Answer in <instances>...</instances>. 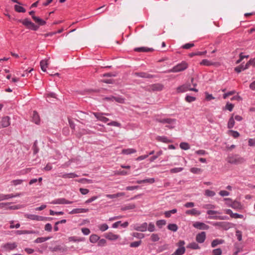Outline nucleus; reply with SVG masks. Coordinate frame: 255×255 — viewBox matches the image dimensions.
<instances>
[{
    "label": "nucleus",
    "instance_id": "nucleus-1",
    "mask_svg": "<svg viewBox=\"0 0 255 255\" xmlns=\"http://www.w3.org/2000/svg\"><path fill=\"white\" fill-rule=\"evenodd\" d=\"M187 68L188 64L185 61H182L181 63H179L176 65V66H174L172 69L168 70V72H179L185 70Z\"/></svg>",
    "mask_w": 255,
    "mask_h": 255
},
{
    "label": "nucleus",
    "instance_id": "nucleus-2",
    "mask_svg": "<svg viewBox=\"0 0 255 255\" xmlns=\"http://www.w3.org/2000/svg\"><path fill=\"white\" fill-rule=\"evenodd\" d=\"M19 21L21 22L26 27L31 30H37L39 28L38 26H37L35 24H34L33 22H32L27 18H25L23 20H20Z\"/></svg>",
    "mask_w": 255,
    "mask_h": 255
},
{
    "label": "nucleus",
    "instance_id": "nucleus-3",
    "mask_svg": "<svg viewBox=\"0 0 255 255\" xmlns=\"http://www.w3.org/2000/svg\"><path fill=\"white\" fill-rule=\"evenodd\" d=\"M133 228L134 230L139 232H145L147 229V223H143L141 224H135L133 225Z\"/></svg>",
    "mask_w": 255,
    "mask_h": 255
},
{
    "label": "nucleus",
    "instance_id": "nucleus-4",
    "mask_svg": "<svg viewBox=\"0 0 255 255\" xmlns=\"http://www.w3.org/2000/svg\"><path fill=\"white\" fill-rule=\"evenodd\" d=\"M22 195L21 193H17L15 194H0V201L8 200L10 198L19 197Z\"/></svg>",
    "mask_w": 255,
    "mask_h": 255
},
{
    "label": "nucleus",
    "instance_id": "nucleus-5",
    "mask_svg": "<svg viewBox=\"0 0 255 255\" xmlns=\"http://www.w3.org/2000/svg\"><path fill=\"white\" fill-rule=\"evenodd\" d=\"M188 90L198 92V90L194 88H189L188 85H183L181 86L178 87L177 88V92L178 93H183L186 92Z\"/></svg>",
    "mask_w": 255,
    "mask_h": 255
},
{
    "label": "nucleus",
    "instance_id": "nucleus-6",
    "mask_svg": "<svg viewBox=\"0 0 255 255\" xmlns=\"http://www.w3.org/2000/svg\"><path fill=\"white\" fill-rule=\"evenodd\" d=\"M17 247L15 243H7L1 246V248L5 251H9L14 250Z\"/></svg>",
    "mask_w": 255,
    "mask_h": 255
},
{
    "label": "nucleus",
    "instance_id": "nucleus-7",
    "mask_svg": "<svg viewBox=\"0 0 255 255\" xmlns=\"http://www.w3.org/2000/svg\"><path fill=\"white\" fill-rule=\"evenodd\" d=\"M73 201L66 200L65 198H58L52 201L50 203L52 204H69L73 203Z\"/></svg>",
    "mask_w": 255,
    "mask_h": 255
},
{
    "label": "nucleus",
    "instance_id": "nucleus-8",
    "mask_svg": "<svg viewBox=\"0 0 255 255\" xmlns=\"http://www.w3.org/2000/svg\"><path fill=\"white\" fill-rule=\"evenodd\" d=\"M26 218L35 221H44L46 219V218L43 216H38L33 214H26L24 215Z\"/></svg>",
    "mask_w": 255,
    "mask_h": 255
},
{
    "label": "nucleus",
    "instance_id": "nucleus-9",
    "mask_svg": "<svg viewBox=\"0 0 255 255\" xmlns=\"http://www.w3.org/2000/svg\"><path fill=\"white\" fill-rule=\"evenodd\" d=\"M193 226L194 228L200 230H208L209 229V226L208 225L200 222H195Z\"/></svg>",
    "mask_w": 255,
    "mask_h": 255
},
{
    "label": "nucleus",
    "instance_id": "nucleus-10",
    "mask_svg": "<svg viewBox=\"0 0 255 255\" xmlns=\"http://www.w3.org/2000/svg\"><path fill=\"white\" fill-rule=\"evenodd\" d=\"M10 118L8 116L2 118L0 122V128H6L10 125Z\"/></svg>",
    "mask_w": 255,
    "mask_h": 255
},
{
    "label": "nucleus",
    "instance_id": "nucleus-11",
    "mask_svg": "<svg viewBox=\"0 0 255 255\" xmlns=\"http://www.w3.org/2000/svg\"><path fill=\"white\" fill-rule=\"evenodd\" d=\"M93 115L98 120L104 123H106L109 121V119L108 118L104 116L103 113H93Z\"/></svg>",
    "mask_w": 255,
    "mask_h": 255
},
{
    "label": "nucleus",
    "instance_id": "nucleus-12",
    "mask_svg": "<svg viewBox=\"0 0 255 255\" xmlns=\"http://www.w3.org/2000/svg\"><path fill=\"white\" fill-rule=\"evenodd\" d=\"M105 237L110 241H116L120 238L118 235L114 234L112 232H109L105 235Z\"/></svg>",
    "mask_w": 255,
    "mask_h": 255
},
{
    "label": "nucleus",
    "instance_id": "nucleus-13",
    "mask_svg": "<svg viewBox=\"0 0 255 255\" xmlns=\"http://www.w3.org/2000/svg\"><path fill=\"white\" fill-rule=\"evenodd\" d=\"M206 233L205 232H202L198 234L196 237V240L199 243H203L206 239Z\"/></svg>",
    "mask_w": 255,
    "mask_h": 255
},
{
    "label": "nucleus",
    "instance_id": "nucleus-14",
    "mask_svg": "<svg viewBox=\"0 0 255 255\" xmlns=\"http://www.w3.org/2000/svg\"><path fill=\"white\" fill-rule=\"evenodd\" d=\"M134 74L137 77L148 79L152 78L154 77L153 75L146 72H136Z\"/></svg>",
    "mask_w": 255,
    "mask_h": 255
},
{
    "label": "nucleus",
    "instance_id": "nucleus-15",
    "mask_svg": "<svg viewBox=\"0 0 255 255\" xmlns=\"http://www.w3.org/2000/svg\"><path fill=\"white\" fill-rule=\"evenodd\" d=\"M163 89V86L159 83L152 84L150 86V90L152 91H160Z\"/></svg>",
    "mask_w": 255,
    "mask_h": 255
},
{
    "label": "nucleus",
    "instance_id": "nucleus-16",
    "mask_svg": "<svg viewBox=\"0 0 255 255\" xmlns=\"http://www.w3.org/2000/svg\"><path fill=\"white\" fill-rule=\"evenodd\" d=\"M89 211L88 209L85 208H75L69 212L70 214H75L80 213H85Z\"/></svg>",
    "mask_w": 255,
    "mask_h": 255
},
{
    "label": "nucleus",
    "instance_id": "nucleus-17",
    "mask_svg": "<svg viewBox=\"0 0 255 255\" xmlns=\"http://www.w3.org/2000/svg\"><path fill=\"white\" fill-rule=\"evenodd\" d=\"M37 232L34 230H17L14 232V234L18 235L22 234H34Z\"/></svg>",
    "mask_w": 255,
    "mask_h": 255
},
{
    "label": "nucleus",
    "instance_id": "nucleus-18",
    "mask_svg": "<svg viewBox=\"0 0 255 255\" xmlns=\"http://www.w3.org/2000/svg\"><path fill=\"white\" fill-rule=\"evenodd\" d=\"M156 139L158 141L166 143L172 142L171 140L165 136H157L156 137Z\"/></svg>",
    "mask_w": 255,
    "mask_h": 255
},
{
    "label": "nucleus",
    "instance_id": "nucleus-19",
    "mask_svg": "<svg viewBox=\"0 0 255 255\" xmlns=\"http://www.w3.org/2000/svg\"><path fill=\"white\" fill-rule=\"evenodd\" d=\"M185 214L186 215H191L192 216H198L201 214V212L197 210L196 209H192L191 210H188L186 211Z\"/></svg>",
    "mask_w": 255,
    "mask_h": 255
},
{
    "label": "nucleus",
    "instance_id": "nucleus-20",
    "mask_svg": "<svg viewBox=\"0 0 255 255\" xmlns=\"http://www.w3.org/2000/svg\"><path fill=\"white\" fill-rule=\"evenodd\" d=\"M176 124V120L175 119L169 118L166 124V127L169 128H173L175 127Z\"/></svg>",
    "mask_w": 255,
    "mask_h": 255
},
{
    "label": "nucleus",
    "instance_id": "nucleus-21",
    "mask_svg": "<svg viewBox=\"0 0 255 255\" xmlns=\"http://www.w3.org/2000/svg\"><path fill=\"white\" fill-rule=\"evenodd\" d=\"M230 207L235 210H240L242 209V205L240 202L234 201Z\"/></svg>",
    "mask_w": 255,
    "mask_h": 255
},
{
    "label": "nucleus",
    "instance_id": "nucleus-22",
    "mask_svg": "<svg viewBox=\"0 0 255 255\" xmlns=\"http://www.w3.org/2000/svg\"><path fill=\"white\" fill-rule=\"evenodd\" d=\"M32 121L35 123L37 125L39 124L40 123V118L39 116L38 115V113L35 112L33 111L32 114Z\"/></svg>",
    "mask_w": 255,
    "mask_h": 255
},
{
    "label": "nucleus",
    "instance_id": "nucleus-23",
    "mask_svg": "<svg viewBox=\"0 0 255 255\" xmlns=\"http://www.w3.org/2000/svg\"><path fill=\"white\" fill-rule=\"evenodd\" d=\"M59 177H61L63 178H73L77 177H78L79 175L75 174V173H65L61 175H59Z\"/></svg>",
    "mask_w": 255,
    "mask_h": 255
},
{
    "label": "nucleus",
    "instance_id": "nucleus-24",
    "mask_svg": "<svg viewBox=\"0 0 255 255\" xmlns=\"http://www.w3.org/2000/svg\"><path fill=\"white\" fill-rule=\"evenodd\" d=\"M136 152V149L134 148H127L123 149L122 151V153L126 155H129L134 153Z\"/></svg>",
    "mask_w": 255,
    "mask_h": 255
},
{
    "label": "nucleus",
    "instance_id": "nucleus-25",
    "mask_svg": "<svg viewBox=\"0 0 255 255\" xmlns=\"http://www.w3.org/2000/svg\"><path fill=\"white\" fill-rule=\"evenodd\" d=\"M32 19L34 20L36 23H37L40 25H44L45 24L46 22L44 20L41 19L38 16L32 15Z\"/></svg>",
    "mask_w": 255,
    "mask_h": 255
},
{
    "label": "nucleus",
    "instance_id": "nucleus-26",
    "mask_svg": "<svg viewBox=\"0 0 255 255\" xmlns=\"http://www.w3.org/2000/svg\"><path fill=\"white\" fill-rule=\"evenodd\" d=\"M185 252V248H178V249L171 255H183Z\"/></svg>",
    "mask_w": 255,
    "mask_h": 255
},
{
    "label": "nucleus",
    "instance_id": "nucleus-27",
    "mask_svg": "<svg viewBox=\"0 0 255 255\" xmlns=\"http://www.w3.org/2000/svg\"><path fill=\"white\" fill-rule=\"evenodd\" d=\"M210 219L225 220H228L229 217L227 216H211L209 217Z\"/></svg>",
    "mask_w": 255,
    "mask_h": 255
},
{
    "label": "nucleus",
    "instance_id": "nucleus-28",
    "mask_svg": "<svg viewBox=\"0 0 255 255\" xmlns=\"http://www.w3.org/2000/svg\"><path fill=\"white\" fill-rule=\"evenodd\" d=\"M224 243V240L222 239H215L211 243V247L215 248L219 245L222 244Z\"/></svg>",
    "mask_w": 255,
    "mask_h": 255
},
{
    "label": "nucleus",
    "instance_id": "nucleus-29",
    "mask_svg": "<svg viewBox=\"0 0 255 255\" xmlns=\"http://www.w3.org/2000/svg\"><path fill=\"white\" fill-rule=\"evenodd\" d=\"M40 67H41V70L43 72H46V68H47V65H48L47 60H41L40 62Z\"/></svg>",
    "mask_w": 255,
    "mask_h": 255
},
{
    "label": "nucleus",
    "instance_id": "nucleus-30",
    "mask_svg": "<svg viewBox=\"0 0 255 255\" xmlns=\"http://www.w3.org/2000/svg\"><path fill=\"white\" fill-rule=\"evenodd\" d=\"M100 239V237L96 234H93L90 236L89 240L92 243H95Z\"/></svg>",
    "mask_w": 255,
    "mask_h": 255
},
{
    "label": "nucleus",
    "instance_id": "nucleus-31",
    "mask_svg": "<svg viewBox=\"0 0 255 255\" xmlns=\"http://www.w3.org/2000/svg\"><path fill=\"white\" fill-rule=\"evenodd\" d=\"M235 119L234 118V115L229 119L228 123V128H232L235 126Z\"/></svg>",
    "mask_w": 255,
    "mask_h": 255
},
{
    "label": "nucleus",
    "instance_id": "nucleus-32",
    "mask_svg": "<svg viewBox=\"0 0 255 255\" xmlns=\"http://www.w3.org/2000/svg\"><path fill=\"white\" fill-rule=\"evenodd\" d=\"M134 50H135V51H137V52H149V51L153 50V49L152 48H147V47H141L136 48H135Z\"/></svg>",
    "mask_w": 255,
    "mask_h": 255
},
{
    "label": "nucleus",
    "instance_id": "nucleus-33",
    "mask_svg": "<svg viewBox=\"0 0 255 255\" xmlns=\"http://www.w3.org/2000/svg\"><path fill=\"white\" fill-rule=\"evenodd\" d=\"M215 64V63L213 62H211L207 59H203L201 62L200 65H203V66H211Z\"/></svg>",
    "mask_w": 255,
    "mask_h": 255
},
{
    "label": "nucleus",
    "instance_id": "nucleus-34",
    "mask_svg": "<svg viewBox=\"0 0 255 255\" xmlns=\"http://www.w3.org/2000/svg\"><path fill=\"white\" fill-rule=\"evenodd\" d=\"M50 237H40L37 238L35 241L34 243H43L48 240H49Z\"/></svg>",
    "mask_w": 255,
    "mask_h": 255
},
{
    "label": "nucleus",
    "instance_id": "nucleus-35",
    "mask_svg": "<svg viewBox=\"0 0 255 255\" xmlns=\"http://www.w3.org/2000/svg\"><path fill=\"white\" fill-rule=\"evenodd\" d=\"M167 229L173 232H176L178 230V226L175 224H169L167 226Z\"/></svg>",
    "mask_w": 255,
    "mask_h": 255
},
{
    "label": "nucleus",
    "instance_id": "nucleus-36",
    "mask_svg": "<svg viewBox=\"0 0 255 255\" xmlns=\"http://www.w3.org/2000/svg\"><path fill=\"white\" fill-rule=\"evenodd\" d=\"M187 248H190L192 249H194V250L200 249V247L199 246L198 244L195 242H192V243L189 244L188 245Z\"/></svg>",
    "mask_w": 255,
    "mask_h": 255
},
{
    "label": "nucleus",
    "instance_id": "nucleus-37",
    "mask_svg": "<svg viewBox=\"0 0 255 255\" xmlns=\"http://www.w3.org/2000/svg\"><path fill=\"white\" fill-rule=\"evenodd\" d=\"M166 222L165 220H159L156 222V224L159 228L161 229L163 226L166 225Z\"/></svg>",
    "mask_w": 255,
    "mask_h": 255
},
{
    "label": "nucleus",
    "instance_id": "nucleus-38",
    "mask_svg": "<svg viewBox=\"0 0 255 255\" xmlns=\"http://www.w3.org/2000/svg\"><path fill=\"white\" fill-rule=\"evenodd\" d=\"M177 209H174L171 210L167 211L165 212L164 215L167 218H169L172 214H175L177 212Z\"/></svg>",
    "mask_w": 255,
    "mask_h": 255
},
{
    "label": "nucleus",
    "instance_id": "nucleus-39",
    "mask_svg": "<svg viewBox=\"0 0 255 255\" xmlns=\"http://www.w3.org/2000/svg\"><path fill=\"white\" fill-rule=\"evenodd\" d=\"M180 147L183 150H188L190 148V145L187 142H182L180 144Z\"/></svg>",
    "mask_w": 255,
    "mask_h": 255
},
{
    "label": "nucleus",
    "instance_id": "nucleus-40",
    "mask_svg": "<svg viewBox=\"0 0 255 255\" xmlns=\"http://www.w3.org/2000/svg\"><path fill=\"white\" fill-rule=\"evenodd\" d=\"M204 194L207 197H213L216 195V193L213 191L207 189L205 191Z\"/></svg>",
    "mask_w": 255,
    "mask_h": 255
},
{
    "label": "nucleus",
    "instance_id": "nucleus-41",
    "mask_svg": "<svg viewBox=\"0 0 255 255\" xmlns=\"http://www.w3.org/2000/svg\"><path fill=\"white\" fill-rule=\"evenodd\" d=\"M229 133L235 138H236L240 136L239 132L233 130H230L229 131Z\"/></svg>",
    "mask_w": 255,
    "mask_h": 255
},
{
    "label": "nucleus",
    "instance_id": "nucleus-42",
    "mask_svg": "<svg viewBox=\"0 0 255 255\" xmlns=\"http://www.w3.org/2000/svg\"><path fill=\"white\" fill-rule=\"evenodd\" d=\"M162 153L163 152H162V150H160V151H158L155 155H154L150 158V161L152 162L154 160H155L159 156H160L161 154H162Z\"/></svg>",
    "mask_w": 255,
    "mask_h": 255
},
{
    "label": "nucleus",
    "instance_id": "nucleus-43",
    "mask_svg": "<svg viewBox=\"0 0 255 255\" xmlns=\"http://www.w3.org/2000/svg\"><path fill=\"white\" fill-rule=\"evenodd\" d=\"M15 10L18 12H25V9L24 7L18 5H14Z\"/></svg>",
    "mask_w": 255,
    "mask_h": 255
},
{
    "label": "nucleus",
    "instance_id": "nucleus-44",
    "mask_svg": "<svg viewBox=\"0 0 255 255\" xmlns=\"http://www.w3.org/2000/svg\"><path fill=\"white\" fill-rule=\"evenodd\" d=\"M190 170L192 173L194 174H199L202 171L201 168L197 167L191 168Z\"/></svg>",
    "mask_w": 255,
    "mask_h": 255
},
{
    "label": "nucleus",
    "instance_id": "nucleus-45",
    "mask_svg": "<svg viewBox=\"0 0 255 255\" xmlns=\"http://www.w3.org/2000/svg\"><path fill=\"white\" fill-rule=\"evenodd\" d=\"M183 170L182 167H175L172 168L170 170V172L171 173H176L182 171Z\"/></svg>",
    "mask_w": 255,
    "mask_h": 255
},
{
    "label": "nucleus",
    "instance_id": "nucleus-46",
    "mask_svg": "<svg viewBox=\"0 0 255 255\" xmlns=\"http://www.w3.org/2000/svg\"><path fill=\"white\" fill-rule=\"evenodd\" d=\"M109 228V226L106 224H103L99 226V229L102 232H104L107 230Z\"/></svg>",
    "mask_w": 255,
    "mask_h": 255
},
{
    "label": "nucleus",
    "instance_id": "nucleus-47",
    "mask_svg": "<svg viewBox=\"0 0 255 255\" xmlns=\"http://www.w3.org/2000/svg\"><path fill=\"white\" fill-rule=\"evenodd\" d=\"M131 235L133 237H135L136 238L139 239H142L144 237V236L143 234L136 233V232L133 233Z\"/></svg>",
    "mask_w": 255,
    "mask_h": 255
},
{
    "label": "nucleus",
    "instance_id": "nucleus-48",
    "mask_svg": "<svg viewBox=\"0 0 255 255\" xmlns=\"http://www.w3.org/2000/svg\"><path fill=\"white\" fill-rule=\"evenodd\" d=\"M155 226L153 223H150L148 225H147V230L148 231L152 232L155 231Z\"/></svg>",
    "mask_w": 255,
    "mask_h": 255
},
{
    "label": "nucleus",
    "instance_id": "nucleus-49",
    "mask_svg": "<svg viewBox=\"0 0 255 255\" xmlns=\"http://www.w3.org/2000/svg\"><path fill=\"white\" fill-rule=\"evenodd\" d=\"M114 101H116L117 102L121 104H124L125 102V99L122 97H115Z\"/></svg>",
    "mask_w": 255,
    "mask_h": 255
},
{
    "label": "nucleus",
    "instance_id": "nucleus-50",
    "mask_svg": "<svg viewBox=\"0 0 255 255\" xmlns=\"http://www.w3.org/2000/svg\"><path fill=\"white\" fill-rule=\"evenodd\" d=\"M169 118H156V121L163 124H166Z\"/></svg>",
    "mask_w": 255,
    "mask_h": 255
},
{
    "label": "nucleus",
    "instance_id": "nucleus-51",
    "mask_svg": "<svg viewBox=\"0 0 255 255\" xmlns=\"http://www.w3.org/2000/svg\"><path fill=\"white\" fill-rule=\"evenodd\" d=\"M141 243V241L133 242L130 243V247L131 248H137L140 245Z\"/></svg>",
    "mask_w": 255,
    "mask_h": 255
},
{
    "label": "nucleus",
    "instance_id": "nucleus-52",
    "mask_svg": "<svg viewBox=\"0 0 255 255\" xmlns=\"http://www.w3.org/2000/svg\"><path fill=\"white\" fill-rule=\"evenodd\" d=\"M23 180L22 179H16L11 181V183L14 186L20 185L22 183Z\"/></svg>",
    "mask_w": 255,
    "mask_h": 255
},
{
    "label": "nucleus",
    "instance_id": "nucleus-53",
    "mask_svg": "<svg viewBox=\"0 0 255 255\" xmlns=\"http://www.w3.org/2000/svg\"><path fill=\"white\" fill-rule=\"evenodd\" d=\"M213 255H221L222 254V251L221 249L218 248L213 250Z\"/></svg>",
    "mask_w": 255,
    "mask_h": 255
},
{
    "label": "nucleus",
    "instance_id": "nucleus-54",
    "mask_svg": "<svg viewBox=\"0 0 255 255\" xmlns=\"http://www.w3.org/2000/svg\"><path fill=\"white\" fill-rule=\"evenodd\" d=\"M107 125L110 126H114L117 127H121V124L120 123L116 121H112L111 122H110L108 123Z\"/></svg>",
    "mask_w": 255,
    "mask_h": 255
},
{
    "label": "nucleus",
    "instance_id": "nucleus-55",
    "mask_svg": "<svg viewBox=\"0 0 255 255\" xmlns=\"http://www.w3.org/2000/svg\"><path fill=\"white\" fill-rule=\"evenodd\" d=\"M150 239L152 242H157L159 241V237L157 234H152L151 235Z\"/></svg>",
    "mask_w": 255,
    "mask_h": 255
},
{
    "label": "nucleus",
    "instance_id": "nucleus-56",
    "mask_svg": "<svg viewBox=\"0 0 255 255\" xmlns=\"http://www.w3.org/2000/svg\"><path fill=\"white\" fill-rule=\"evenodd\" d=\"M13 223H14L13 221H10V225L9 228L10 229H13V228L18 229L20 227V225L19 223H17L16 224H13Z\"/></svg>",
    "mask_w": 255,
    "mask_h": 255
},
{
    "label": "nucleus",
    "instance_id": "nucleus-57",
    "mask_svg": "<svg viewBox=\"0 0 255 255\" xmlns=\"http://www.w3.org/2000/svg\"><path fill=\"white\" fill-rule=\"evenodd\" d=\"M234 107V105L233 104L230 103L229 102H227L225 107V109L231 112L233 110Z\"/></svg>",
    "mask_w": 255,
    "mask_h": 255
},
{
    "label": "nucleus",
    "instance_id": "nucleus-58",
    "mask_svg": "<svg viewBox=\"0 0 255 255\" xmlns=\"http://www.w3.org/2000/svg\"><path fill=\"white\" fill-rule=\"evenodd\" d=\"M98 245L99 246H101V247H103V246H106V244H107V241L105 239H99L98 240Z\"/></svg>",
    "mask_w": 255,
    "mask_h": 255
},
{
    "label": "nucleus",
    "instance_id": "nucleus-59",
    "mask_svg": "<svg viewBox=\"0 0 255 255\" xmlns=\"http://www.w3.org/2000/svg\"><path fill=\"white\" fill-rule=\"evenodd\" d=\"M185 100L187 102L191 103L192 102L196 100V98L193 96H186L185 98Z\"/></svg>",
    "mask_w": 255,
    "mask_h": 255
},
{
    "label": "nucleus",
    "instance_id": "nucleus-60",
    "mask_svg": "<svg viewBox=\"0 0 255 255\" xmlns=\"http://www.w3.org/2000/svg\"><path fill=\"white\" fill-rule=\"evenodd\" d=\"M235 93H236V91L235 90H233V91H230L229 92L225 93L223 95V98L224 99H226L228 96L232 95H234Z\"/></svg>",
    "mask_w": 255,
    "mask_h": 255
},
{
    "label": "nucleus",
    "instance_id": "nucleus-61",
    "mask_svg": "<svg viewBox=\"0 0 255 255\" xmlns=\"http://www.w3.org/2000/svg\"><path fill=\"white\" fill-rule=\"evenodd\" d=\"M224 200L226 201V204L229 207H230L233 202L232 199L230 198H224Z\"/></svg>",
    "mask_w": 255,
    "mask_h": 255
},
{
    "label": "nucleus",
    "instance_id": "nucleus-62",
    "mask_svg": "<svg viewBox=\"0 0 255 255\" xmlns=\"http://www.w3.org/2000/svg\"><path fill=\"white\" fill-rule=\"evenodd\" d=\"M244 67V65L243 64H241L239 66L236 67L235 69V70L237 73H240L242 71L245 70V69H243Z\"/></svg>",
    "mask_w": 255,
    "mask_h": 255
},
{
    "label": "nucleus",
    "instance_id": "nucleus-63",
    "mask_svg": "<svg viewBox=\"0 0 255 255\" xmlns=\"http://www.w3.org/2000/svg\"><path fill=\"white\" fill-rule=\"evenodd\" d=\"M236 236L237 238L238 241H241L242 239V232L239 230L237 231L236 232Z\"/></svg>",
    "mask_w": 255,
    "mask_h": 255
},
{
    "label": "nucleus",
    "instance_id": "nucleus-64",
    "mask_svg": "<svg viewBox=\"0 0 255 255\" xmlns=\"http://www.w3.org/2000/svg\"><path fill=\"white\" fill-rule=\"evenodd\" d=\"M44 229L46 231L51 232L52 229V225L50 223H47L45 226Z\"/></svg>",
    "mask_w": 255,
    "mask_h": 255
}]
</instances>
